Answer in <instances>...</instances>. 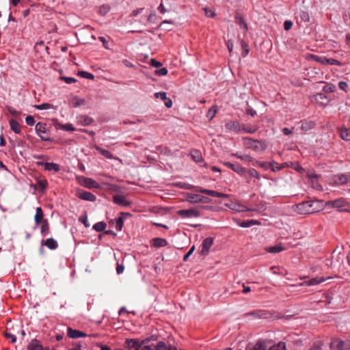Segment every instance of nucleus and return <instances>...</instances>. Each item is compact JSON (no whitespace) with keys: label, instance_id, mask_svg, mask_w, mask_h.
<instances>
[{"label":"nucleus","instance_id":"1","mask_svg":"<svg viewBox=\"0 0 350 350\" xmlns=\"http://www.w3.org/2000/svg\"><path fill=\"white\" fill-rule=\"evenodd\" d=\"M243 139L245 141V145L247 148L255 151H263L267 148L265 142L254 139L250 137H243Z\"/></svg>","mask_w":350,"mask_h":350},{"label":"nucleus","instance_id":"2","mask_svg":"<svg viewBox=\"0 0 350 350\" xmlns=\"http://www.w3.org/2000/svg\"><path fill=\"white\" fill-rule=\"evenodd\" d=\"M350 180V175L348 174H338L328 178V184L332 186H340L346 184Z\"/></svg>","mask_w":350,"mask_h":350},{"label":"nucleus","instance_id":"3","mask_svg":"<svg viewBox=\"0 0 350 350\" xmlns=\"http://www.w3.org/2000/svg\"><path fill=\"white\" fill-rule=\"evenodd\" d=\"M314 202L312 201H306L299 203L295 206V211L301 215L311 214L317 211L313 208Z\"/></svg>","mask_w":350,"mask_h":350},{"label":"nucleus","instance_id":"4","mask_svg":"<svg viewBox=\"0 0 350 350\" xmlns=\"http://www.w3.org/2000/svg\"><path fill=\"white\" fill-rule=\"evenodd\" d=\"M330 348L333 350H350V340L334 339L331 342Z\"/></svg>","mask_w":350,"mask_h":350},{"label":"nucleus","instance_id":"5","mask_svg":"<svg viewBox=\"0 0 350 350\" xmlns=\"http://www.w3.org/2000/svg\"><path fill=\"white\" fill-rule=\"evenodd\" d=\"M36 134L40 137L42 141H49V132L46 129V125L42 122H38L36 124Z\"/></svg>","mask_w":350,"mask_h":350},{"label":"nucleus","instance_id":"6","mask_svg":"<svg viewBox=\"0 0 350 350\" xmlns=\"http://www.w3.org/2000/svg\"><path fill=\"white\" fill-rule=\"evenodd\" d=\"M311 58L323 65H342V64L338 60L334 58H327L324 56H319L315 55H311Z\"/></svg>","mask_w":350,"mask_h":350},{"label":"nucleus","instance_id":"7","mask_svg":"<svg viewBox=\"0 0 350 350\" xmlns=\"http://www.w3.org/2000/svg\"><path fill=\"white\" fill-rule=\"evenodd\" d=\"M186 200L190 203H208L211 202V199L208 197L192 193H187Z\"/></svg>","mask_w":350,"mask_h":350},{"label":"nucleus","instance_id":"8","mask_svg":"<svg viewBox=\"0 0 350 350\" xmlns=\"http://www.w3.org/2000/svg\"><path fill=\"white\" fill-rule=\"evenodd\" d=\"M225 206L228 208L236 212H245V211H255L254 208H249L245 205L241 204L238 202H230L229 203H226Z\"/></svg>","mask_w":350,"mask_h":350},{"label":"nucleus","instance_id":"9","mask_svg":"<svg viewBox=\"0 0 350 350\" xmlns=\"http://www.w3.org/2000/svg\"><path fill=\"white\" fill-rule=\"evenodd\" d=\"M177 214L182 218H196L200 217V212L196 208H189L179 210Z\"/></svg>","mask_w":350,"mask_h":350},{"label":"nucleus","instance_id":"10","mask_svg":"<svg viewBox=\"0 0 350 350\" xmlns=\"http://www.w3.org/2000/svg\"><path fill=\"white\" fill-rule=\"evenodd\" d=\"M196 191L198 192L204 193V194H206V195L212 196V197L221 198H230V195L228 193H220V192H218L215 190L207 189H204L202 187H197L196 189Z\"/></svg>","mask_w":350,"mask_h":350},{"label":"nucleus","instance_id":"11","mask_svg":"<svg viewBox=\"0 0 350 350\" xmlns=\"http://www.w3.org/2000/svg\"><path fill=\"white\" fill-rule=\"evenodd\" d=\"M78 180L82 186H83L86 188H88V189H92V188L99 189L100 188L99 184L97 182H96L94 180H93L92 178H87L85 176H80L78 178Z\"/></svg>","mask_w":350,"mask_h":350},{"label":"nucleus","instance_id":"12","mask_svg":"<svg viewBox=\"0 0 350 350\" xmlns=\"http://www.w3.org/2000/svg\"><path fill=\"white\" fill-rule=\"evenodd\" d=\"M297 23L299 25H301V23H307L310 21V17L308 12L304 9H300L297 12L295 16Z\"/></svg>","mask_w":350,"mask_h":350},{"label":"nucleus","instance_id":"13","mask_svg":"<svg viewBox=\"0 0 350 350\" xmlns=\"http://www.w3.org/2000/svg\"><path fill=\"white\" fill-rule=\"evenodd\" d=\"M327 205L337 208L339 211H342L347 210L345 207L348 205V203L345 198H340L335 200L327 202Z\"/></svg>","mask_w":350,"mask_h":350},{"label":"nucleus","instance_id":"14","mask_svg":"<svg viewBox=\"0 0 350 350\" xmlns=\"http://www.w3.org/2000/svg\"><path fill=\"white\" fill-rule=\"evenodd\" d=\"M76 196L81 200L89 202H94L96 200V197L94 194L89 191H83L81 189L77 190Z\"/></svg>","mask_w":350,"mask_h":350},{"label":"nucleus","instance_id":"15","mask_svg":"<svg viewBox=\"0 0 350 350\" xmlns=\"http://www.w3.org/2000/svg\"><path fill=\"white\" fill-rule=\"evenodd\" d=\"M214 239L212 237H207L202 241L201 247L200 254L202 256H206L209 253L211 247L213 246Z\"/></svg>","mask_w":350,"mask_h":350},{"label":"nucleus","instance_id":"16","mask_svg":"<svg viewBox=\"0 0 350 350\" xmlns=\"http://www.w3.org/2000/svg\"><path fill=\"white\" fill-rule=\"evenodd\" d=\"M225 165L240 175H243L245 173L247 172V169L245 167H243L242 165L237 163H231L230 162H226L225 163Z\"/></svg>","mask_w":350,"mask_h":350},{"label":"nucleus","instance_id":"17","mask_svg":"<svg viewBox=\"0 0 350 350\" xmlns=\"http://www.w3.org/2000/svg\"><path fill=\"white\" fill-rule=\"evenodd\" d=\"M37 165L43 166L44 169L46 171H54L55 172L60 170L59 165L55 163H48V162H37Z\"/></svg>","mask_w":350,"mask_h":350},{"label":"nucleus","instance_id":"18","mask_svg":"<svg viewBox=\"0 0 350 350\" xmlns=\"http://www.w3.org/2000/svg\"><path fill=\"white\" fill-rule=\"evenodd\" d=\"M234 221L237 226L241 228H250L252 226L259 225L260 224L259 221L256 219L241 221L240 219H235Z\"/></svg>","mask_w":350,"mask_h":350},{"label":"nucleus","instance_id":"19","mask_svg":"<svg viewBox=\"0 0 350 350\" xmlns=\"http://www.w3.org/2000/svg\"><path fill=\"white\" fill-rule=\"evenodd\" d=\"M267 341L265 340H258L255 345H248L245 350H266Z\"/></svg>","mask_w":350,"mask_h":350},{"label":"nucleus","instance_id":"20","mask_svg":"<svg viewBox=\"0 0 350 350\" xmlns=\"http://www.w3.org/2000/svg\"><path fill=\"white\" fill-rule=\"evenodd\" d=\"M225 127L227 130L235 133H239L241 131V125L237 121H229L226 123Z\"/></svg>","mask_w":350,"mask_h":350},{"label":"nucleus","instance_id":"21","mask_svg":"<svg viewBox=\"0 0 350 350\" xmlns=\"http://www.w3.org/2000/svg\"><path fill=\"white\" fill-rule=\"evenodd\" d=\"M113 202L116 204L124 207L129 206L130 205V202L125 198V197L120 195L113 196Z\"/></svg>","mask_w":350,"mask_h":350},{"label":"nucleus","instance_id":"22","mask_svg":"<svg viewBox=\"0 0 350 350\" xmlns=\"http://www.w3.org/2000/svg\"><path fill=\"white\" fill-rule=\"evenodd\" d=\"M309 181L314 189L321 190L322 187L318 182V176L316 174H311L308 175Z\"/></svg>","mask_w":350,"mask_h":350},{"label":"nucleus","instance_id":"23","mask_svg":"<svg viewBox=\"0 0 350 350\" xmlns=\"http://www.w3.org/2000/svg\"><path fill=\"white\" fill-rule=\"evenodd\" d=\"M68 336L70 338H79L85 337L86 336V334L83 332L77 329H73L69 327L68 328Z\"/></svg>","mask_w":350,"mask_h":350},{"label":"nucleus","instance_id":"24","mask_svg":"<svg viewBox=\"0 0 350 350\" xmlns=\"http://www.w3.org/2000/svg\"><path fill=\"white\" fill-rule=\"evenodd\" d=\"M151 243L155 247H163L167 245V241L163 238H154L151 240Z\"/></svg>","mask_w":350,"mask_h":350},{"label":"nucleus","instance_id":"25","mask_svg":"<svg viewBox=\"0 0 350 350\" xmlns=\"http://www.w3.org/2000/svg\"><path fill=\"white\" fill-rule=\"evenodd\" d=\"M43 216H44V214H43L42 208L37 207L36 211V215L34 216V220H35V223L36 225H38V224L42 223V221L44 220Z\"/></svg>","mask_w":350,"mask_h":350},{"label":"nucleus","instance_id":"26","mask_svg":"<svg viewBox=\"0 0 350 350\" xmlns=\"http://www.w3.org/2000/svg\"><path fill=\"white\" fill-rule=\"evenodd\" d=\"M55 127L57 129L63 130L65 131H75V128L70 123H67V124L57 123L55 125Z\"/></svg>","mask_w":350,"mask_h":350},{"label":"nucleus","instance_id":"27","mask_svg":"<svg viewBox=\"0 0 350 350\" xmlns=\"http://www.w3.org/2000/svg\"><path fill=\"white\" fill-rule=\"evenodd\" d=\"M325 279L323 277H316V278H311L307 281L305 282V284L307 285V286H314V285H317L323 282H325Z\"/></svg>","mask_w":350,"mask_h":350},{"label":"nucleus","instance_id":"28","mask_svg":"<svg viewBox=\"0 0 350 350\" xmlns=\"http://www.w3.org/2000/svg\"><path fill=\"white\" fill-rule=\"evenodd\" d=\"M42 245H46L50 250H55L58 247V243L53 238L47 239Z\"/></svg>","mask_w":350,"mask_h":350},{"label":"nucleus","instance_id":"29","mask_svg":"<svg viewBox=\"0 0 350 350\" xmlns=\"http://www.w3.org/2000/svg\"><path fill=\"white\" fill-rule=\"evenodd\" d=\"M340 136L345 141L350 140V129L345 126L342 127L340 129Z\"/></svg>","mask_w":350,"mask_h":350},{"label":"nucleus","instance_id":"30","mask_svg":"<svg viewBox=\"0 0 350 350\" xmlns=\"http://www.w3.org/2000/svg\"><path fill=\"white\" fill-rule=\"evenodd\" d=\"M190 156L192 158V159L196 163L202 162L203 160L200 151L198 150H192L190 152Z\"/></svg>","mask_w":350,"mask_h":350},{"label":"nucleus","instance_id":"31","mask_svg":"<svg viewBox=\"0 0 350 350\" xmlns=\"http://www.w3.org/2000/svg\"><path fill=\"white\" fill-rule=\"evenodd\" d=\"M27 348L28 350H43V348L40 342L36 339L32 340L29 344Z\"/></svg>","mask_w":350,"mask_h":350},{"label":"nucleus","instance_id":"32","mask_svg":"<svg viewBox=\"0 0 350 350\" xmlns=\"http://www.w3.org/2000/svg\"><path fill=\"white\" fill-rule=\"evenodd\" d=\"M265 250L269 253L276 254V253H279L280 252L284 251L285 250V248L284 247H282V245H276L268 247Z\"/></svg>","mask_w":350,"mask_h":350},{"label":"nucleus","instance_id":"33","mask_svg":"<svg viewBox=\"0 0 350 350\" xmlns=\"http://www.w3.org/2000/svg\"><path fill=\"white\" fill-rule=\"evenodd\" d=\"M315 124L314 122L310 120H303L301 121V129L302 131H307L314 128Z\"/></svg>","mask_w":350,"mask_h":350},{"label":"nucleus","instance_id":"34","mask_svg":"<svg viewBox=\"0 0 350 350\" xmlns=\"http://www.w3.org/2000/svg\"><path fill=\"white\" fill-rule=\"evenodd\" d=\"M145 342V340H141L139 339H126L125 340V343H134L135 349H140L143 347V344Z\"/></svg>","mask_w":350,"mask_h":350},{"label":"nucleus","instance_id":"35","mask_svg":"<svg viewBox=\"0 0 350 350\" xmlns=\"http://www.w3.org/2000/svg\"><path fill=\"white\" fill-rule=\"evenodd\" d=\"M10 126L12 131H13L15 133L19 134L21 133V127L18 122L14 120L11 119L10 120Z\"/></svg>","mask_w":350,"mask_h":350},{"label":"nucleus","instance_id":"36","mask_svg":"<svg viewBox=\"0 0 350 350\" xmlns=\"http://www.w3.org/2000/svg\"><path fill=\"white\" fill-rule=\"evenodd\" d=\"M286 165V163L279 164L277 162L272 161H271L270 169L272 172H276L282 170Z\"/></svg>","mask_w":350,"mask_h":350},{"label":"nucleus","instance_id":"37","mask_svg":"<svg viewBox=\"0 0 350 350\" xmlns=\"http://www.w3.org/2000/svg\"><path fill=\"white\" fill-rule=\"evenodd\" d=\"M40 230L43 237H46L49 233V225L47 220H43L41 223Z\"/></svg>","mask_w":350,"mask_h":350},{"label":"nucleus","instance_id":"38","mask_svg":"<svg viewBox=\"0 0 350 350\" xmlns=\"http://www.w3.org/2000/svg\"><path fill=\"white\" fill-rule=\"evenodd\" d=\"M234 157H236L238 159H240L245 162H252L254 161L253 157L248 154H241L239 152L234 153L232 154Z\"/></svg>","mask_w":350,"mask_h":350},{"label":"nucleus","instance_id":"39","mask_svg":"<svg viewBox=\"0 0 350 350\" xmlns=\"http://www.w3.org/2000/svg\"><path fill=\"white\" fill-rule=\"evenodd\" d=\"M258 128L254 126L250 125H241V131L246 133H254L257 131Z\"/></svg>","mask_w":350,"mask_h":350},{"label":"nucleus","instance_id":"40","mask_svg":"<svg viewBox=\"0 0 350 350\" xmlns=\"http://www.w3.org/2000/svg\"><path fill=\"white\" fill-rule=\"evenodd\" d=\"M106 227L107 224L105 221H100L94 224L92 228L96 232H102L106 228Z\"/></svg>","mask_w":350,"mask_h":350},{"label":"nucleus","instance_id":"41","mask_svg":"<svg viewBox=\"0 0 350 350\" xmlns=\"http://www.w3.org/2000/svg\"><path fill=\"white\" fill-rule=\"evenodd\" d=\"M96 150L107 159L113 158V154L107 150L103 149L100 146H96Z\"/></svg>","mask_w":350,"mask_h":350},{"label":"nucleus","instance_id":"42","mask_svg":"<svg viewBox=\"0 0 350 350\" xmlns=\"http://www.w3.org/2000/svg\"><path fill=\"white\" fill-rule=\"evenodd\" d=\"M241 48L243 50V51L241 53V56L243 57H245L248 55L249 51H250L249 46H248L247 43L243 40H241Z\"/></svg>","mask_w":350,"mask_h":350},{"label":"nucleus","instance_id":"43","mask_svg":"<svg viewBox=\"0 0 350 350\" xmlns=\"http://www.w3.org/2000/svg\"><path fill=\"white\" fill-rule=\"evenodd\" d=\"M33 107H34V108H36L38 110H46V109H54L53 105L50 103H42L40 105H36Z\"/></svg>","mask_w":350,"mask_h":350},{"label":"nucleus","instance_id":"44","mask_svg":"<svg viewBox=\"0 0 350 350\" xmlns=\"http://www.w3.org/2000/svg\"><path fill=\"white\" fill-rule=\"evenodd\" d=\"M269 350H286V343L284 342H279L278 344L270 347Z\"/></svg>","mask_w":350,"mask_h":350},{"label":"nucleus","instance_id":"45","mask_svg":"<svg viewBox=\"0 0 350 350\" xmlns=\"http://www.w3.org/2000/svg\"><path fill=\"white\" fill-rule=\"evenodd\" d=\"M247 172L251 177H253L257 180H260L261 178L260 174L254 168H250L247 170Z\"/></svg>","mask_w":350,"mask_h":350},{"label":"nucleus","instance_id":"46","mask_svg":"<svg viewBox=\"0 0 350 350\" xmlns=\"http://www.w3.org/2000/svg\"><path fill=\"white\" fill-rule=\"evenodd\" d=\"M124 224V218L119 217L115 220V228L118 231H121Z\"/></svg>","mask_w":350,"mask_h":350},{"label":"nucleus","instance_id":"47","mask_svg":"<svg viewBox=\"0 0 350 350\" xmlns=\"http://www.w3.org/2000/svg\"><path fill=\"white\" fill-rule=\"evenodd\" d=\"M217 111V106H213L211 108L209 109L208 111L207 112L206 117L209 120H212L215 116Z\"/></svg>","mask_w":350,"mask_h":350},{"label":"nucleus","instance_id":"48","mask_svg":"<svg viewBox=\"0 0 350 350\" xmlns=\"http://www.w3.org/2000/svg\"><path fill=\"white\" fill-rule=\"evenodd\" d=\"M336 90V86L332 83H326L323 88V90L325 93L334 92Z\"/></svg>","mask_w":350,"mask_h":350},{"label":"nucleus","instance_id":"49","mask_svg":"<svg viewBox=\"0 0 350 350\" xmlns=\"http://www.w3.org/2000/svg\"><path fill=\"white\" fill-rule=\"evenodd\" d=\"M38 187L42 191H45L48 187V182L46 179H40L37 183Z\"/></svg>","mask_w":350,"mask_h":350},{"label":"nucleus","instance_id":"50","mask_svg":"<svg viewBox=\"0 0 350 350\" xmlns=\"http://www.w3.org/2000/svg\"><path fill=\"white\" fill-rule=\"evenodd\" d=\"M79 75L83 78L93 80L94 79V76L92 73L88 72L87 71H79Z\"/></svg>","mask_w":350,"mask_h":350},{"label":"nucleus","instance_id":"51","mask_svg":"<svg viewBox=\"0 0 350 350\" xmlns=\"http://www.w3.org/2000/svg\"><path fill=\"white\" fill-rule=\"evenodd\" d=\"M238 20V24L239 27L245 30V31H247V25L243 17H236Z\"/></svg>","mask_w":350,"mask_h":350},{"label":"nucleus","instance_id":"52","mask_svg":"<svg viewBox=\"0 0 350 350\" xmlns=\"http://www.w3.org/2000/svg\"><path fill=\"white\" fill-rule=\"evenodd\" d=\"M315 99L318 102H321L324 104L323 100H325L327 102V98L325 94L323 93H318L315 95Z\"/></svg>","mask_w":350,"mask_h":350},{"label":"nucleus","instance_id":"53","mask_svg":"<svg viewBox=\"0 0 350 350\" xmlns=\"http://www.w3.org/2000/svg\"><path fill=\"white\" fill-rule=\"evenodd\" d=\"M256 163H257L260 167L263 168L264 170H269L271 167V161L270 162H259V161H255Z\"/></svg>","mask_w":350,"mask_h":350},{"label":"nucleus","instance_id":"54","mask_svg":"<svg viewBox=\"0 0 350 350\" xmlns=\"http://www.w3.org/2000/svg\"><path fill=\"white\" fill-rule=\"evenodd\" d=\"M204 11L206 16L208 18H213L215 16V13L212 10L208 8H204Z\"/></svg>","mask_w":350,"mask_h":350},{"label":"nucleus","instance_id":"55","mask_svg":"<svg viewBox=\"0 0 350 350\" xmlns=\"http://www.w3.org/2000/svg\"><path fill=\"white\" fill-rule=\"evenodd\" d=\"M79 221L81 222L85 226V228H88L90 226V224L88 223V217L86 215H85L84 216H81L79 218Z\"/></svg>","mask_w":350,"mask_h":350},{"label":"nucleus","instance_id":"56","mask_svg":"<svg viewBox=\"0 0 350 350\" xmlns=\"http://www.w3.org/2000/svg\"><path fill=\"white\" fill-rule=\"evenodd\" d=\"M154 97L156 98H160L162 100H164L167 97V94L165 92H159L154 93Z\"/></svg>","mask_w":350,"mask_h":350},{"label":"nucleus","instance_id":"57","mask_svg":"<svg viewBox=\"0 0 350 350\" xmlns=\"http://www.w3.org/2000/svg\"><path fill=\"white\" fill-rule=\"evenodd\" d=\"M26 124L29 126H33L35 124V120L33 116H27L25 118Z\"/></svg>","mask_w":350,"mask_h":350},{"label":"nucleus","instance_id":"58","mask_svg":"<svg viewBox=\"0 0 350 350\" xmlns=\"http://www.w3.org/2000/svg\"><path fill=\"white\" fill-rule=\"evenodd\" d=\"M156 74L159 76H165L167 74V70L166 68H161L156 70Z\"/></svg>","mask_w":350,"mask_h":350},{"label":"nucleus","instance_id":"59","mask_svg":"<svg viewBox=\"0 0 350 350\" xmlns=\"http://www.w3.org/2000/svg\"><path fill=\"white\" fill-rule=\"evenodd\" d=\"M155 350H166V344L163 341H159L157 346Z\"/></svg>","mask_w":350,"mask_h":350},{"label":"nucleus","instance_id":"60","mask_svg":"<svg viewBox=\"0 0 350 350\" xmlns=\"http://www.w3.org/2000/svg\"><path fill=\"white\" fill-rule=\"evenodd\" d=\"M195 250V246L193 245L189 250L187 252V253L184 256L183 260L187 261L189 258V257L193 254V252Z\"/></svg>","mask_w":350,"mask_h":350},{"label":"nucleus","instance_id":"61","mask_svg":"<svg viewBox=\"0 0 350 350\" xmlns=\"http://www.w3.org/2000/svg\"><path fill=\"white\" fill-rule=\"evenodd\" d=\"M293 26V22L291 21H285L284 23V28L286 31H288Z\"/></svg>","mask_w":350,"mask_h":350},{"label":"nucleus","instance_id":"62","mask_svg":"<svg viewBox=\"0 0 350 350\" xmlns=\"http://www.w3.org/2000/svg\"><path fill=\"white\" fill-rule=\"evenodd\" d=\"M245 112H246L247 115L251 116L252 117H254L256 115V110H254V109H252L251 107L247 108Z\"/></svg>","mask_w":350,"mask_h":350},{"label":"nucleus","instance_id":"63","mask_svg":"<svg viewBox=\"0 0 350 350\" xmlns=\"http://www.w3.org/2000/svg\"><path fill=\"white\" fill-rule=\"evenodd\" d=\"M163 101H164V105L167 108L172 107V100H171V98L166 97Z\"/></svg>","mask_w":350,"mask_h":350},{"label":"nucleus","instance_id":"64","mask_svg":"<svg viewBox=\"0 0 350 350\" xmlns=\"http://www.w3.org/2000/svg\"><path fill=\"white\" fill-rule=\"evenodd\" d=\"M8 111L14 116H18L20 115V112L13 107H9Z\"/></svg>","mask_w":350,"mask_h":350}]
</instances>
